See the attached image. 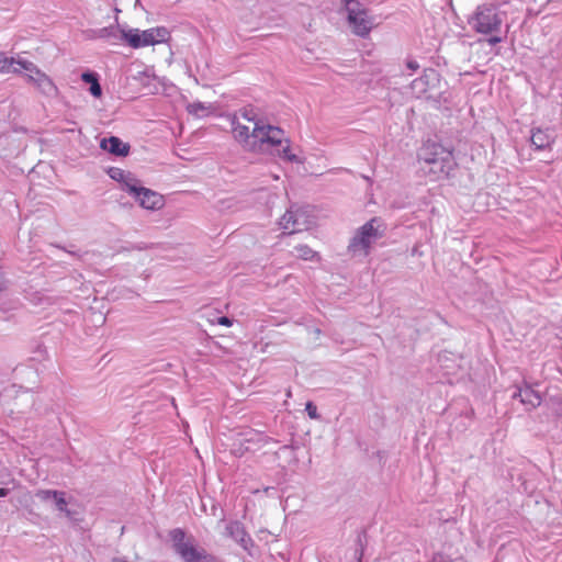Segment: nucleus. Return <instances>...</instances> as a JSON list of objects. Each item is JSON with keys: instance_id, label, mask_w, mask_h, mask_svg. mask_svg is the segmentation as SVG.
<instances>
[{"instance_id": "nucleus-7", "label": "nucleus", "mask_w": 562, "mask_h": 562, "mask_svg": "<svg viewBox=\"0 0 562 562\" xmlns=\"http://www.w3.org/2000/svg\"><path fill=\"white\" fill-rule=\"evenodd\" d=\"M35 497L43 503H50L54 506V508L59 514H63L69 521L78 522L80 520L77 517L78 513L68 507L72 498H67V495L64 491L38 490L35 493Z\"/></svg>"}, {"instance_id": "nucleus-24", "label": "nucleus", "mask_w": 562, "mask_h": 562, "mask_svg": "<svg viewBox=\"0 0 562 562\" xmlns=\"http://www.w3.org/2000/svg\"><path fill=\"white\" fill-rule=\"evenodd\" d=\"M151 31L154 33L156 44L167 42L170 37L169 31L164 26L154 27Z\"/></svg>"}, {"instance_id": "nucleus-6", "label": "nucleus", "mask_w": 562, "mask_h": 562, "mask_svg": "<svg viewBox=\"0 0 562 562\" xmlns=\"http://www.w3.org/2000/svg\"><path fill=\"white\" fill-rule=\"evenodd\" d=\"M313 223V216L306 209L291 206L280 218L279 225L291 235L308 229Z\"/></svg>"}, {"instance_id": "nucleus-1", "label": "nucleus", "mask_w": 562, "mask_h": 562, "mask_svg": "<svg viewBox=\"0 0 562 562\" xmlns=\"http://www.w3.org/2000/svg\"><path fill=\"white\" fill-rule=\"evenodd\" d=\"M231 125L234 138L248 151H260L265 145H281L284 137L280 127L266 123L244 124L239 116H233Z\"/></svg>"}, {"instance_id": "nucleus-31", "label": "nucleus", "mask_w": 562, "mask_h": 562, "mask_svg": "<svg viewBox=\"0 0 562 562\" xmlns=\"http://www.w3.org/2000/svg\"><path fill=\"white\" fill-rule=\"evenodd\" d=\"M217 324L223 326H231L233 324V321L227 316H221L217 318Z\"/></svg>"}, {"instance_id": "nucleus-4", "label": "nucleus", "mask_w": 562, "mask_h": 562, "mask_svg": "<svg viewBox=\"0 0 562 562\" xmlns=\"http://www.w3.org/2000/svg\"><path fill=\"white\" fill-rule=\"evenodd\" d=\"M380 221L371 218L359 227L348 245V251L353 256H367L371 246L383 236Z\"/></svg>"}, {"instance_id": "nucleus-35", "label": "nucleus", "mask_w": 562, "mask_h": 562, "mask_svg": "<svg viewBox=\"0 0 562 562\" xmlns=\"http://www.w3.org/2000/svg\"><path fill=\"white\" fill-rule=\"evenodd\" d=\"M143 249H145V247L139 246V245H134L131 248L123 247L120 251L143 250Z\"/></svg>"}, {"instance_id": "nucleus-23", "label": "nucleus", "mask_w": 562, "mask_h": 562, "mask_svg": "<svg viewBox=\"0 0 562 562\" xmlns=\"http://www.w3.org/2000/svg\"><path fill=\"white\" fill-rule=\"evenodd\" d=\"M170 537L175 543V548H176V551L177 553L179 554V548L181 546H191L190 543H187L184 542V537H186V533L182 529L180 528H177V529H173L171 532H170Z\"/></svg>"}, {"instance_id": "nucleus-5", "label": "nucleus", "mask_w": 562, "mask_h": 562, "mask_svg": "<svg viewBox=\"0 0 562 562\" xmlns=\"http://www.w3.org/2000/svg\"><path fill=\"white\" fill-rule=\"evenodd\" d=\"M348 13V22L352 32L361 37L367 36L372 27L368 11L358 0H340Z\"/></svg>"}, {"instance_id": "nucleus-32", "label": "nucleus", "mask_w": 562, "mask_h": 562, "mask_svg": "<svg viewBox=\"0 0 562 562\" xmlns=\"http://www.w3.org/2000/svg\"><path fill=\"white\" fill-rule=\"evenodd\" d=\"M98 34V29L97 30H89L86 32V35L88 38L90 40H97V38H100Z\"/></svg>"}, {"instance_id": "nucleus-10", "label": "nucleus", "mask_w": 562, "mask_h": 562, "mask_svg": "<svg viewBox=\"0 0 562 562\" xmlns=\"http://www.w3.org/2000/svg\"><path fill=\"white\" fill-rule=\"evenodd\" d=\"M179 555L184 562H220V560L209 553L205 549H198L194 546H181Z\"/></svg>"}, {"instance_id": "nucleus-28", "label": "nucleus", "mask_w": 562, "mask_h": 562, "mask_svg": "<svg viewBox=\"0 0 562 562\" xmlns=\"http://www.w3.org/2000/svg\"><path fill=\"white\" fill-rule=\"evenodd\" d=\"M305 411L307 412V415L312 419H317L319 417L317 413V407L312 402L306 403Z\"/></svg>"}, {"instance_id": "nucleus-27", "label": "nucleus", "mask_w": 562, "mask_h": 562, "mask_svg": "<svg viewBox=\"0 0 562 562\" xmlns=\"http://www.w3.org/2000/svg\"><path fill=\"white\" fill-rule=\"evenodd\" d=\"M288 145L279 151V156L288 161H299L296 155L292 154L290 150L289 140L286 139Z\"/></svg>"}, {"instance_id": "nucleus-19", "label": "nucleus", "mask_w": 562, "mask_h": 562, "mask_svg": "<svg viewBox=\"0 0 562 562\" xmlns=\"http://www.w3.org/2000/svg\"><path fill=\"white\" fill-rule=\"evenodd\" d=\"M18 67H12V71L14 74H21L22 70L25 71V77L29 78V75H33L38 68L34 63L26 59H15V64Z\"/></svg>"}, {"instance_id": "nucleus-29", "label": "nucleus", "mask_w": 562, "mask_h": 562, "mask_svg": "<svg viewBox=\"0 0 562 562\" xmlns=\"http://www.w3.org/2000/svg\"><path fill=\"white\" fill-rule=\"evenodd\" d=\"M45 72H43L40 68L36 69V71L33 75H29V78H26L27 82L31 85H34L40 76H43Z\"/></svg>"}, {"instance_id": "nucleus-12", "label": "nucleus", "mask_w": 562, "mask_h": 562, "mask_svg": "<svg viewBox=\"0 0 562 562\" xmlns=\"http://www.w3.org/2000/svg\"><path fill=\"white\" fill-rule=\"evenodd\" d=\"M438 79L436 70L428 68L425 69L423 75L411 83L412 92L417 97L424 95L430 88V86Z\"/></svg>"}, {"instance_id": "nucleus-30", "label": "nucleus", "mask_w": 562, "mask_h": 562, "mask_svg": "<svg viewBox=\"0 0 562 562\" xmlns=\"http://www.w3.org/2000/svg\"><path fill=\"white\" fill-rule=\"evenodd\" d=\"M490 35H491V37L487 40V43L490 45H496L503 41V37L497 35V33L490 34Z\"/></svg>"}, {"instance_id": "nucleus-21", "label": "nucleus", "mask_w": 562, "mask_h": 562, "mask_svg": "<svg viewBox=\"0 0 562 562\" xmlns=\"http://www.w3.org/2000/svg\"><path fill=\"white\" fill-rule=\"evenodd\" d=\"M108 175L110 176L111 179H113L117 182H123L125 186H126V183H132L131 181H133L131 173L125 172L121 168L112 167L109 169Z\"/></svg>"}, {"instance_id": "nucleus-9", "label": "nucleus", "mask_w": 562, "mask_h": 562, "mask_svg": "<svg viewBox=\"0 0 562 562\" xmlns=\"http://www.w3.org/2000/svg\"><path fill=\"white\" fill-rule=\"evenodd\" d=\"M224 536L233 539L245 550L252 544V540L247 533L244 525L238 520H232L225 526Z\"/></svg>"}, {"instance_id": "nucleus-26", "label": "nucleus", "mask_w": 562, "mask_h": 562, "mask_svg": "<svg viewBox=\"0 0 562 562\" xmlns=\"http://www.w3.org/2000/svg\"><path fill=\"white\" fill-rule=\"evenodd\" d=\"M15 64V58H8L3 53H0V71L9 72Z\"/></svg>"}, {"instance_id": "nucleus-2", "label": "nucleus", "mask_w": 562, "mask_h": 562, "mask_svg": "<svg viewBox=\"0 0 562 562\" xmlns=\"http://www.w3.org/2000/svg\"><path fill=\"white\" fill-rule=\"evenodd\" d=\"M418 161L422 171L431 181L448 178L456 167L452 151L437 143L425 144L418 154Z\"/></svg>"}, {"instance_id": "nucleus-25", "label": "nucleus", "mask_w": 562, "mask_h": 562, "mask_svg": "<svg viewBox=\"0 0 562 562\" xmlns=\"http://www.w3.org/2000/svg\"><path fill=\"white\" fill-rule=\"evenodd\" d=\"M297 256L304 260H310L315 256V251L306 245L295 247Z\"/></svg>"}, {"instance_id": "nucleus-33", "label": "nucleus", "mask_w": 562, "mask_h": 562, "mask_svg": "<svg viewBox=\"0 0 562 562\" xmlns=\"http://www.w3.org/2000/svg\"><path fill=\"white\" fill-rule=\"evenodd\" d=\"M406 66H407L408 69H411L413 71H415V70H417L419 68V64L416 60H408L406 63Z\"/></svg>"}, {"instance_id": "nucleus-17", "label": "nucleus", "mask_w": 562, "mask_h": 562, "mask_svg": "<svg viewBox=\"0 0 562 562\" xmlns=\"http://www.w3.org/2000/svg\"><path fill=\"white\" fill-rule=\"evenodd\" d=\"M33 86L46 97L55 98L58 95V88L46 74L40 76Z\"/></svg>"}, {"instance_id": "nucleus-34", "label": "nucleus", "mask_w": 562, "mask_h": 562, "mask_svg": "<svg viewBox=\"0 0 562 562\" xmlns=\"http://www.w3.org/2000/svg\"><path fill=\"white\" fill-rule=\"evenodd\" d=\"M8 289V281L0 274V293Z\"/></svg>"}, {"instance_id": "nucleus-20", "label": "nucleus", "mask_w": 562, "mask_h": 562, "mask_svg": "<svg viewBox=\"0 0 562 562\" xmlns=\"http://www.w3.org/2000/svg\"><path fill=\"white\" fill-rule=\"evenodd\" d=\"M233 116H239V121L244 120L251 125H255V123H265L261 119L258 117L255 109L252 108H243Z\"/></svg>"}, {"instance_id": "nucleus-14", "label": "nucleus", "mask_w": 562, "mask_h": 562, "mask_svg": "<svg viewBox=\"0 0 562 562\" xmlns=\"http://www.w3.org/2000/svg\"><path fill=\"white\" fill-rule=\"evenodd\" d=\"M100 147L103 150L109 151L112 155L125 157L130 153V145L127 143L122 142L116 136H110L108 138H102L100 142Z\"/></svg>"}, {"instance_id": "nucleus-22", "label": "nucleus", "mask_w": 562, "mask_h": 562, "mask_svg": "<svg viewBox=\"0 0 562 562\" xmlns=\"http://www.w3.org/2000/svg\"><path fill=\"white\" fill-rule=\"evenodd\" d=\"M209 110H210V105H206L205 103L200 102V101L192 102L187 105V111L190 114L195 115L198 117L205 116L209 113Z\"/></svg>"}, {"instance_id": "nucleus-15", "label": "nucleus", "mask_w": 562, "mask_h": 562, "mask_svg": "<svg viewBox=\"0 0 562 562\" xmlns=\"http://www.w3.org/2000/svg\"><path fill=\"white\" fill-rule=\"evenodd\" d=\"M530 140L536 149L541 150L550 148L554 142V136L549 128H533L531 132Z\"/></svg>"}, {"instance_id": "nucleus-13", "label": "nucleus", "mask_w": 562, "mask_h": 562, "mask_svg": "<svg viewBox=\"0 0 562 562\" xmlns=\"http://www.w3.org/2000/svg\"><path fill=\"white\" fill-rule=\"evenodd\" d=\"M127 44L133 48H139L148 45H155L154 33L151 29L139 31L131 29L127 31Z\"/></svg>"}, {"instance_id": "nucleus-8", "label": "nucleus", "mask_w": 562, "mask_h": 562, "mask_svg": "<svg viewBox=\"0 0 562 562\" xmlns=\"http://www.w3.org/2000/svg\"><path fill=\"white\" fill-rule=\"evenodd\" d=\"M126 190L136 198L140 206L144 209L158 210L164 204L162 195L150 189L136 187L133 183H126Z\"/></svg>"}, {"instance_id": "nucleus-36", "label": "nucleus", "mask_w": 562, "mask_h": 562, "mask_svg": "<svg viewBox=\"0 0 562 562\" xmlns=\"http://www.w3.org/2000/svg\"><path fill=\"white\" fill-rule=\"evenodd\" d=\"M9 494V490L4 487H0V497H4Z\"/></svg>"}, {"instance_id": "nucleus-16", "label": "nucleus", "mask_w": 562, "mask_h": 562, "mask_svg": "<svg viewBox=\"0 0 562 562\" xmlns=\"http://www.w3.org/2000/svg\"><path fill=\"white\" fill-rule=\"evenodd\" d=\"M100 38L108 40L111 44H119L121 42L127 43V31L121 30L119 26H106L98 29Z\"/></svg>"}, {"instance_id": "nucleus-3", "label": "nucleus", "mask_w": 562, "mask_h": 562, "mask_svg": "<svg viewBox=\"0 0 562 562\" xmlns=\"http://www.w3.org/2000/svg\"><path fill=\"white\" fill-rule=\"evenodd\" d=\"M504 13L494 3H483L476 7L468 23L473 31L480 34L499 33Z\"/></svg>"}, {"instance_id": "nucleus-38", "label": "nucleus", "mask_w": 562, "mask_h": 562, "mask_svg": "<svg viewBox=\"0 0 562 562\" xmlns=\"http://www.w3.org/2000/svg\"><path fill=\"white\" fill-rule=\"evenodd\" d=\"M112 562H128V561H127V560H125V559H121V558H114V559L112 560Z\"/></svg>"}, {"instance_id": "nucleus-11", "label": "nucleus", "mask_w": 562, "mask_h": 562, "mask_svg": "<svg viewBox=\"0 0 562 562\" xmlns=\"http://www.w3.org/2000/svg\"><path fill=\"white\" fill-rule=\"evenodd\" d=\"M513 398H519L520 403L525 406L526 411L535 409L542 402L539 392L535 391L529 385H525L524 387H517V391L513 394Z\"/></svg>"}, {"instance_id": "nucleus-37", "label": "nucleus", "mask_w": 562, "mask_h": 562, "mask_svg": "<svg viewBox=\"0 0 562 562\" xmlns=\"http://www.w3.org/2000/svg\"><path fill=\"white\" fill-rule=\"evenodd\" d=\"M63 249L66 251V249H65V248H63ZM67 252H68L69 255H71V256H75V257L79 258V259L81 258V255H80V254L75 252V251H72V250H67Z\"/></svg>"}, {"instance_id": "nucleus-18", "label": "nucleus", "mask_w": 562, "mask_h": 562, "mask_svg": "<svg viewBox=\"0 0 562 562\" xmlns=\"http://www.w3.org/2000/svg\"><path fill=\"white\" fill-rule=\"evenodd\" d=\"M81 80L86 83L90 85L89 91L90 93L95 97L100 98L102 95V88L99 82L98 75L92 71H86L81 75Z\"/></svg>"}]
</instances>
